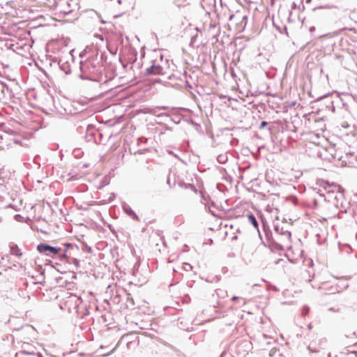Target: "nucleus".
<instances>
[{"label":"nucleus","instance_id":"nucleus-56","mask_svg":"<svg viewBox=\"0 0 357 357\" xmlns=\"http://www.w3.org/2000/svg\"><path fill=\"white\" fill-rule=\"evenodd\" d=\"M206 211H208L211 215H213V217H216V214L215 213L214 211H212L211 208H208V210H207L206 208Z\"/></svg>","mask_w":357,"mask_h":357},{"label":"nucleus","instance_id":"nucleus-33","mask_svg":"<svg viewBox=\"0 0 357 357\" xmlns=\"http://www.w3.org/2000/svg\"><path fill=\"white\" fill-rule=\"evenodd\" d=\"M82 250L83 252L86 253H91L92 252V248L91 246L87 245L86 243H83L82 245Z\"/></svg>","mask_w":357,"mask_h":357},{"label":"nucleus","instance_id":"nucleus-11","mask_svg":"<svg viewBox=\"0 0 357 357\" xmlns=\"http://www.w3.org/2000/svg\"><path fill=\"white\" fill-rule=\"evenodd\" d=\"M274 231L276 235L280 236V237H277L278 238H282L285 241L289 243L291 242V233L288 230H284L283 227H280L278 224L273 225Z\"/></svg>","mask_w":357,"mask_h":357},{"label":"nucleus","instance_id":"nucleus-54","mask_svg":"<svg viewBox=\"0 0 357 357\" xmlns=\"http://www.w3.org/2000/svg\"><path fill=\"white\" fill-rule=\"evenodd\" d=\"M185 87L189 89H192V84L188 81V80H185Z\"/></svg>","mask_w":357,"mask_h":357},{"label":"nucleus","instance_id":"nucleus-59","mask_svg":"<svg viewBox=\"0 0 357 357\" xmlns=\"http://www.w3.org/2000/svg\"><path fill=\"white\" fill-rule=\"evenodd\" d=\"M236 17V15L234 14H231L229 15V20H232L234 17Z\"/></svg>","mask_w":357,"mask_h":357},{"label":"nucleus","instance_id":"nucleus-6","mask_svg":"<svg viewBox=\"0 0 357 357\" xmlns=\"http://www.w3.org/2000/svg\"><path fill=\"white\" fill-rule=\"evenodd\" d=\"M167 75V72L165 68L160 65L155 63L154 60L151 61V65L145 69L143 74L144 79H148L153 77H165Z\"/></svg>","mask_w":357,"mask_h":357},{"label":"nucleus","instance_id":"nucleus-46","mask_svg":"<svg viewBox=\"0 0 357 357\" xmlns=\"http://www.w3.org/2000/svg\"><path fill=\"white\" fill-rule=\"evenodd\" d=\"M224 188H225V185H224V184H222V183H217V189H218L219 191H220V192H223Z\"/></svg>","mask_w":357,"mask_h":357},{"label":"nucleus","instance_id":"nucleus-51","mask_svg":"<svg viewBox=\"0 0 357 357\" xmlns=\"http://www.w3.org/2000/svg\"><path fill=\"white\" fill-rule=\"evenodd\" d=\"M176 76L174 73H171L170 75H167V79L168 80H172L173 79H175Z\"/></svg>","mask_w":357,"mask_h":357},{"label":"nucleus","instance_id":"nucleus-52","mask_svg":"<svg viewBox=\"0 0 357 357\" xmlns=\"http://www.w3.org/2000/svg\"><path fill=\"white\" fill-rule=\"evenodd\" d=\"M207 206H208V208H211V207H215L216 205H215V203L214 202V201L211 199V201H209L208 205Z\"/></svg>","mask_w":357,"mask_h":357},{"label":"nucleus","instance_id":"nucleus-2","mask_svg":"<svg viewBox=\"0 0 357 357\" xmlns=\"http://www.w3.org/2000/svg\"><path fill=\"white\" fill-rule=\"evenodd\" d=\"M339 94L337 91H333L317 97L310 102V105L312 108L317 109V113L323 110H328L334 113L335 112L334 106L335 99H339Z\"/></svg>","mask_w":357,"mask_h":357},{"label":"nucleus","instance_id":"nucleus-57","mask_svg":"<svg viewBox=\"0 0 357 357\" xmlns=\"http://www.w3.org/2000/svg\"><path fill=\"white\" fill-rule=\"evenodd\" d=\"M284 261V259L282 258L278 259L277 260H275L274 261V264L275 265L279 264L281 261Z\"/></svg>","mask_w":357,"mask_h":357},{"label":"nucleus","instance_id":"nucleus-4","mask_svg":"<svg viewBox=\"0 0 357 357\" xmlns=\"http://www.w3.org/2000/svg\"><path fill=\"white\" fill-rule=\"evenodd\" d=\"M73 303H74L73 310L79 318L84 319L89 315V305L84 303L81 298L76 295H71L64 303L65 308L68 307L69 312H72L70 304Z\"/></svg>","mask_w":357,"mask_h":357},{"label":"nucleus","instance_id":"nucleus-31","mask_svg":"<svg viewBox=\"0 0 357 357\" xmlns=\"http://www.w3.org/2000/svg\"><path fill=\"white\" fill-rule=\"evenodd\" d=\"M68 262L73 264L76 268H79L80 266V261L77 258H68L66 259Z\"/></svg>","mask_w":357,"mask_h":357},{"label":"nucleus","instance_id":"nucleus-47","mask_svg":"<svg viewBox=\"0 0 357 357\" xmlns=\"http://www.w3.org/2000/svg\"><path fill=\"white\" fill-rule=\"evenodd\" d=\"M231 301H243V304H245V301H244L243 298H240V297H238V296H232V298H231Z\"/></svg>","mask_w":357,"mask_h":357},{"label":"nucleus","instance_id":"nucleus-39","mask_svg":"<svg viewBox=\"0 0 357 357\" xmlns=\"http://www.w3.org/2000/svg\"><path fill=\"white\" fill-rule=\"evenodd\" d=\"M310 312V307L307 305L303 307L302 309V316L305 317Z\"/></svg>","mask_w":357,"mask_h":357},{"label":"nucleus","instance_id":"nucleus-55","mask_svg":"<svg viewBox=\"0 0 357 357\" xmlns=\"http://www.w3.org/2000/svg\"><path fill=\"white\" fill-rule=\"evenodd\" d=\"M299 8H300V6H297V4L295 2L292 3V4H291V9L292 10H296V9Z\"/></svg>","mask_w":357,"mask_h":357},{"label":"nucleus","instance_id":"nucleus-62","mask_svg":"<svg viewBox=\"0 0 357 357\" xmlns=\"http://www.w3.org/2000/svg\"><path fill=\"white\" fill-rule=\"evenodd\" d=\"M284 256H285L286 257H287L288 261H289V262L293 263V260H292V259H291L289 257L288 254H287V253H286V254H284Z\"/></svg>","mask_w":357,"mask_h":357},{"label":"nucleus","instance_id":"nucleus-34","mask_svg":"<svg viewBox=\"0 0 357 357\" xmlns=\"http://www.w3.org/2000/svg\"><path fill=\"white\" fill-rule=\"evenodd\" d=\"M36 271L39 272L40 275L43 277V280L45 279V269L43 268V266L41 265L38 266L36 268ZM45 281L40 282V284H43Z\"/></svg>","mask_w":357,"mask_h":357},{"label":"nucleus","instance_id":"nucleus-20","mask_svg":"<svg viewBox=\"0 0 357 357\" xmlns=\"http://www.w3.org/2000/svg\"><path fill=\"white\" fill-rule=\"evenodd\" d=\"M63 58H58L56 56H53L52 55H49L47 58V60L49 61V64L50 66L58 67L59 61H61Z\"/></svg>","mask_w":357,"mask_h":357},{"label":"nucleus","instance_id":"nucleus-23","mask_svg":"<svg viewBox=\"0 0 357 357\" xmlns=\"http://www.w3.org/2000/svg\"><path fill=\"white\" fill-rule=\"evenodd\" d=\"M201 194V202L205 205V208H207V206L208 205L209 201H211V197L209 195H206L205 192H200Z\"/></svg>","mask_w":357,"mask_h":357},{"label":"nucleus","instance_id":"nucleus-26","mask_svg":"<svg viewBox=\"0 0 357 357\" xmlns=\"http://www.w3.org/2000/svg\"><path fill=\"white\" fill-rule=\"evenodd\" d=\"M184 121H186L188 124L192 126L197 130H198V129L201 128L200 124L195 122L191 118H186L185 116Z\"/></svg>","mask_w":357,"mask_h":357},{"label":"nucleus","instance_id":"nucleus-40","mask_svg":"<svg viewBox=\"0 0 357 357\" xmlns=\"http://www.w3.org/2000/svg\"><path fill=\"white\" fill-rule=\"evenodd\" d=\"M74 155L77 158H79L83 155V152L80 149L74 150Z\"/></svg>","mask_w":357,"mask_h":357},{"label":"nucleus","instance_id":"nucleus-43","mask_svg":"<svg viewBox=\"0 0 357 357\" xmlns=\"http://www.w3.org/2000/svg\"><path fill=\"white\" fill-rule=\"evenodd\" d=\"M248 16L247 15H243L241 17V24H243V28L246 26L247 23H248Z\"/></svg>","mask_w":357,"mask_h":357},{"label":"nucleus","instance_id":"nucleus-53","mask_svg":"<svg viewBox=\"0 0 357 357\" xmlns=\"http://www.w3.org/2000/svg\"><path fill=\"white\" fill-rule=\"evenodd\" d=\"M178 109H181V110H185V111H189L190 109H187V108H184V107H179V108H177V107H172L171 108V110H178Z\"/></svg>","mask_w":357,"mask_h":357},{"label":"nucleus","instance_id":"nucleus-8","mask_svg":"<svg viewBox=\"0 0 357 357\" xmlns=\"http://www.w3.org/2000/svg\"><path fill=\"white\" fill-rule=\"evenodd\" d=\"M13 331L21 332V336L24 339H29L33 336L35 328L30 324H22L20 327L14 328Z\"/></svg>","mask_w":357,"mask_h":357},{"label":"nucleus","instance_id":"nucleus-44","mask_svg":"<svg viewBox=\"0 0 357 357\" xmlns=\"http://www.w3.org/2000/svg\"><path fill=\"white\" fill-rule=\"evenodd\" d=\"M116 197V195L114 192H112L107 199V202L111 203L112 202Z\"/></svg>","mask_w":357,"mask_h":357},{"label":"nucleus","instance_id":"nucleus-19","mask_svg":"<svg viewBox=\"0 0 357 357\" xmlns=\"http://www.w3.org/2000/svg\"><path fill=\"white\" fill-rule=\"evenodd\" d=\"M178 185L182 188L190 189L195 193L197 192L196 187L192 183H186L183 181H179Z\"/></svg>","mask_w":357,"mask_h":357},{"label":"nucleus","instance_id":"nucleus-27","mask_svg":"<svg viewBox=\"0 0 357 357\" xmlns=\"http://www.w3.org/2000/svg\"><path fill=\"white\" fill-rule=\"evenodd\" d=\"M151 84L155 85L156 84H162L163 79L158 77H150L147 79Z\"/></svg>","mask_w":357,"mask_h":357},{"label":"nucleus","instance_id":"nucleus-60","mask_svg":"<svg viewBox=\"0 0 357 357\" xmlns=\"http://www.w3.org/2000/svg\"><path fill=\"white\" fill-rule=\"evenodd\" d=\"M147 337H152L153 336L152 334H151L149 332H144V333Z\"/></svg>","mask_w":357,"mask_h":357},{"label":"nucleus","instance_id":"nucleus-22","mask_svg":"<svg viewBox=\"0 0 357 357\" xmlns=\"http://www.w3.org/2000/svg\"><path fill=\"white\" fill-rule=\"evenodd\" d=\"M90 128H93V126L91 124H87L86 126H79L77 128V132L79 134H82L85 132H90Z\"/></svg>","mask_w":357,"mask_h":357},{"label":"nucleus","instance_id":"nucleus-58","mask_svg":"<svg viewBox=\"0 0 357 357\" xmlns=\"http://www.w3.org/2000/svg\"><path fill=\"white\" fill-rule=\"evenodd\" d=\"M167 183L169 186V188H172V186L171 185V183H170V178H169V176H168L167 180Z\"/></svg>","mask_w":357,"mask_h":357},{"label":"nucleus","instance_id":"nucleus-14","mask_svg":"<svg viewBox=\"0 0 357 357\" xmlns=\"http://www.w3.org/2000/svg\"><path fill=\"white\" fill-rule=\"evenodd\" d=\"M63 245L65 247V249L63 250L61 249V251L60 253V255H60V261H64L68 258L67 252L69 250H75V251L79 250L78 245L71 243H66L63 244Z\"/></svg>","mask_w":357,"mask_h":357},{"label":"nucleus","instance_id":"nucleus-24","mask_svg":"<svg viewBox=\"0 0 357 357\" xmlns=\"http://www.w3.org/2000/svg\"><path fill=\"white\" fill-rule=\"evenodd\" d=\"M84 137L87 142L92 141L95 137L94 127L93 128H90V132H85Z\"/></svg>","mask_w":357,"mask_h":357},{"label":"nucleus","instance_id":"nucleus-3","mask_svg":"<svg viewBox=\"0 0 357 357\" xmlns=\"http://www.w3.org/2000/svg\"><path fill=\"white\" fill-rule=\"evenodd\" d=\"M261 227L266 241L267 242L268 248L273 252L284 250V248L282 244L284 243V241L282 238H278L273 236V232L265 219H261Z\"/></svg>","mask_w":357,"mask_h":357},{"label":"nucleus","instance_id":"nucleus-37","mask_svg":"<svg viewBox=\"0 0 357 357\" xmlns=\"http://www.w3.org/2000/svg\"><path fill=\"white\" fill-rule=\"evenodd\" d=\"M197 38H198V33H195V35H193L191 37L190 42V46H192V47L195 46V43H196Z\"/></svg>","mask_w":357,"mask_h":357},{"label":"nucleus","instance_id":"nucleus-25","mask_svg":"<svg viewBox=\"0 0 357 357\" xmlns=\"http://www.w3.org/2000/svg\"><path fill=\"white\" fill-rule=\"evenodd\" d=\"M337 8V7L335 5L327 3V4L321 5V6L314 7L312 8V10L315 11V10H320V9H332V8Z\"/></svg>","mask_w":357,"mask_h":357},{"label":"nucleus","instance_id":"nucleus-21","mask_svg":"<svg viewBox=\"0 0 357 357\" xmlns=\"http://www.w3.org/2000/svg\"><path fill=\"white\" fill-rule=\"evenodd\" d=\"M6 90H9L8 86L5 82L0 81V100L4 99Z\"/></svg>","mask_w":357,"mask_h":357},{"label":"nucleus","instance_id":"nucleus-1","mask_svg":"<svg viewBox=\"0 0 357 357\" xmlns=\"http://www.w3.org/2000/svg\"><path fill=\"white\" fill-rule=\"evenodd\" d=\"M89 47L79 53L82 60L79 61V77L82 80H89L108 86L116 76V68L107 65H100L97 53H88Z\"/></svg>","mask_w":357,"mask_h":357},{"label":"nucleus","instance_id":"nucleus-17","mask_svg":"<svg viewBox=\"0 0 357 357\" xmlns=\"http://www.w3.org/2000/svg\"><path fill=\"white\" fill-rule=\"evenodd\" d=\"M247 217H248V221L250 222V223L257 230V231L259 232V223H258V221L255 217V215L250 212L248 215H247Z\"/></svg>","mask_w":357,"mask_h":357},{"label":"nucleus","instance_id":"nucleus-13","mask_svg":"<svg viewBox=\"0 0 357 357\" xmlns=\"http://www.w3.org/2000/svg\"><path fill=\"white\" fill-rule=\"evenodd\" d=\"M121 208L123 211L132 220L140 221L139 217L126 202H121Z\"/></svg>","mask_w":357,"mask_h":357},{"label":"nucleus","instance_id":"nucleus-10","mask_svg":"<svg viewBox=\"0 0 357 357\" xmlns=\"http://www.w3.org/2000/svg\"><path fill=\"white\" fill-rule=\"evenodd\" d=\"M50 102L52 103V107H50L48 108L50 112L57 113L61 116L73 114L70 109L65 108L61 105L60 106V108H57V105H56V100L53 96H50Z\"/></svg>","mask_w":357,"mask_h":357},{"label":"nucleus","instance_id":"nucleus-28","mask_svg":"<svg viewBox=\"0 0 357 357\" xmlns=\"http://www.w3.org/2000/svg\"><path fill=\"white\" fill-rule=\"evenodd\" d=\"M109 181H109V178L107 176H105V177H103V178L101 179V181H100V184H99V185H98V189H102V188H103L105 186H106V185H109Z\"/></svg>","mask_w":357,"mask_h":357},{"label":"nucleus","instance_id":"nucleus-16","mask_svg":"<svg viewBox=\"0 0 357 357\" xmlns=\"http://www.w3.org/2000/svg\"><path fill=\"white\" fill-rule=\"evenodd\" d=\"M57 63L59 65L58 67L66 75H70L71 73V65L68 60H65L64 59H62L61 61H59V63Z\"/></svg>","mask_w":357,"mask_h":357},{"label":"nucleus","instance_id":"nucleus-36","mask_svg":"<svg viewBox=\"0 0 357 357\" xmlns=\"http://www.w3.org/2000/svg\"><path fill=\"white\" fill-rule=\"evenodd\" d=\"M182 268L185 271H190L192 269V266L187 262L183 264Z\"/></svg>","mask_w":357,"mask_h":357},{"label":"nucleus","instance_id":"nucleus-41","mask_svg":"<svg viewBox=\"0 0 357 357\" xmlns=\"http://www.w3.org/2000/svg\"><path fill=\"white\" fill-rule=\"evenodd\" d=\"M279 351V349L276 347H273L269 352V357H273L276 353Z\"/></svg>","mask_w":357,"mask_h":357},{"label":"nucleus","instance_id":"nucleus-35","mask_svg":"<svg viewBox=\"0 0 357 357\" xmlns=\"http://www.w3.org/2000/svg\"><path fill=\"white\" fill-rule=\"evenodd\" d=\"M162 85L166 87H173V88H176L177 86H180L178 84H172L170 82H169L168 81L165 80V79H163Z\"/></svg>","mask_w":357,"mask_h":357},{"label":"nucleus","instance_id":"nucleus-15","mask_svg":"<svg viewBox=\"0 0 357 357\" xmlns=\"http://www.w3.org/2000/svg\"><path fill=\"white\" fill-rule=\"evenodd\" d=\"M97 53V57L100 59L99 64L105 65L107 60V54L105 52H100L98 47L88 49V53Z\"/></svg>","mask_w":357,"mask_h":357},{"label":"nucleus","instance_id":"nucleus-30","mask_svg":"<svg viewBox=\"0 0 357 357\" xmlns=\"http://www.w3.org/2000/svg\"><path fill=\"white\" fill-rule=\"evenodd\" d=\"M169 107H167V106H157V107H155L154 108H151L150 109V113L154 114H155L156 112L159 111V110H165V109H169Z\"/></svg>","mask_w":357,"mask_h":357},{"label":"nucleus","instance_id":"nucleus-12","mask_svg":"<svg viewBox=\"0 0 357 357\" xmlns=\"http://www.w3.org/2000/svg\"><path fill=\"white\" fill-rule=\"evenodd\" d=\"M158 118H162L163 116L169 117L171 121L174 123L175 124H179L183 119L184 121L185 116L181 114L180 113H166L162 112L156 115Z\"/></svg>","mask_w":357,"mask_h":357},{"label":"nucleus","instance_id":"nucleus-42","mask_svg":"<svg viewBox=\"0 0 357 357\" xmlns=\"http://www.w3.org/2000/svg\"><path fill=\"white\" fill-rule=\"evenodd\" d=\"M220 280V276L219 275H215L213 277V279L212 280H209L208 278L206 279V282H219Z\"/></svg>","mask_w":357,"mask_h":357},{"label":"nucleus","instance_id":"nucleus-7","mask_svg":"<svg viewBox=\"0 0 357 357\" xmlns=\"http://www.w3.org/2000/svg\"><path fill=\"white\" fill-rule=\"evenodd\" d=\"M324 200L326 202H332L334 206L337 208L343 207L342 202L339 205L338 202L344 199V194L342 192L338 190L335 192L334 190H328L327 195L324 196Z\"/></svg>","mask_w":357,"mask_h":357},{"label":"nucleus","instance_id":"nucleus-5","mask_svg":"<svg viewBox=\"0 0 357 357\" xmlns=\"http://www.w3.org/2000/svg\"><path fill=\"white\" fill-rule=\"evenodd\" d=\"M37 251L45 256L60 261L61 247L52 246L47 243H40L36 247Z\"/></svg>","mask_w":357,"mask_h":357},{"label":"nucleus","instance_id":"nucleus-38","mask_svg":"<svg viewBox=\"0 0 357 357\" xmlns=\"http://www.w3.org/2000/svg\"><path fill=\"white\" fill-rule=\"evenodd\" d=\"M158 125L161 126L162 127V130L166 131H172V128L169 126L168 125L164 123H158Z\"/></svg>","mask_w":357,"mask_h":357},{"label":"nucleus","instance_id":"nucleus-9","mask_svg":"<svg viewBox=\"0 0 357 357\" xmlns=\"http://www.w3.org/2000/svg\"><path fill=\"white\" fill-rule=\"evenodd\" d=\"M20 353H22V355L44 357L42 353L36 351V347L33 345L25 342H24L22 345Z\"/></svg>","mask_w":357,"mask_h":357},{"label":"nucleus","instance_id":"nucleus-45","mask_svg":"<svg viewBox=\"0 0 357 357\" xmlns=\"http://www.w3.org/2000/svg\"><path fill=\"white\" fill-rule=\"evenodd\" d=\"M139 268V262L137 261L135 265L133 266V268L132 269V275L135 274V271H137Z\"/></svg>","mask_w":357,"mask_h":357},{"label":"nucleus","instance_id":"nucleus-18","mask_svg":"<svg viewBox=\"0 0 357 357\" xmlns=\"http://www.w3.org/2000/svg\"><path fill=\"white\" fill-rule=\"evenodd\" d=\"M10 252L11 255H15L17 257H20L22 255V252H21L18 245L14 243L10 245Z\"/></svg>","mask_w":357,"mask_h":357},{"label":"nucleus","instance_id":"nucleus-49","mask_svg":"<svg viewBox=\"0 0 357 357\" xmlns=\"http://www.w3.org/2000/svg\"><path fill=\"white\" fill-rule=\"evenodd\" d=\"M74 52V50H70L69 52H68V57L72 60L73 62H74L75 61V57L73 55V52Z\"/></svg>","mask_w":357,"mask_h":357},{"label":"nucleus","instance_id":"nucleus-64","mask_svg":"<svg viewBox=\"0 0 357 357\" xmlns=\"http://www.w3.org/2000/svg\"><path fill=\"white\" fill-rule=\"evenodd\" d=\"M56 105H57V108H60L61 104L59 100H56Z\"/></svg>","mask_w":357,"mask_h":357},{"label":"nucleus","instance_id":"nucleus-29","mask_svg":"<svg viewBox=\"0 0 357 357\" xmlns=\"http://www.w3.org/2000/svg\"><path fill=\"white\" fill-rule=\"evenodd\" d=\"M217 160L220 164H225L228 160V157L226 153L225 154H220L217 157Z\"/></svg>","mask_w":357,"mask_h":357},{"label":"nucleus","instance_id":"nucleus-32","mask_svg":"<svg viewBox=\"0 0 357 357\" xmlns=\"http://www.w3.org/2000/svg\"><path fill=\"white\" fill-rule=\"evenodd\" d=\"M259 128L260 130L267 128V130L269 133H271V128L270 127H268V123L266 121H261Z\"/></svg>","mask_w":357,"mask_h":357},{"label":"nucleus","instance_id":"nucleus-50","mask_svg":"<svg viewBox=\"0 0 357 357\" xmlns=\"http://www.w3.org/2000/svg\"><path fill=\"white\" fill-rule=\"evenodd\" d=\"M307 350L310 352V353H318L319 351L318 349H312L311 345H309L307 347Z\"/></svg>","mask_w":357,"mask_h":357},{"label":"nucleus","instance_id":"nucleus-48","mask_svg":"<svg viewBox=\"0 0 357 357\" xmlns=\"http://www.w3.org/2000/svg\"><path fill=\"white\" fill-rule=\"evenodd\" d=\"M259 233V237L261 239V244L263 245L264 247L266 248H268V245H267V242L266 241H264L263 239H262V236L261 235V233L260 231L258 232Z\"/></svg>","mask_w":357,"mask_h":357},{"label":"nucleus","instance_id":"nucleus-61","mask_svg":"<svg viewBox=\"0 0 357 357\" xmlns=\"http://www.w3.org/2000/svg\"><path fill=\"white\" fill-rule=\"evenodd\" d=\"M47 261V263L45 264V265H52L53 264V261L52 260H46Z\"/></svg>","mask_w":357,"mask_h":357},{"label":"nucleus","instance_id":"nucleus-63","mask_svg":"<svg viewBox=\"0 0 357 357\" xmlns=\"http://www.w3.org/2000/svg\"><path fill=\"white\" fill-rule=\"evenodd\" d=\"M326 338H323L320 340V344H322L324 343H326Z\"/></svg>","mask_w":357,"mask_h":357}]
</instances>
